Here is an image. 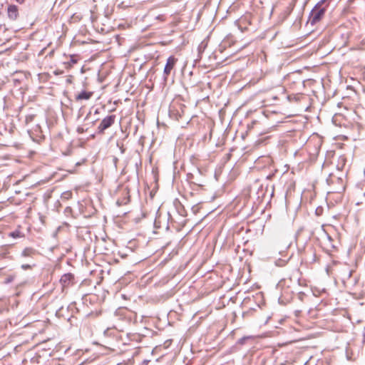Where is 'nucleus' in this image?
Instances as JSON below:
<instances>
[{"label":"nucleus","mask_w":365,"mask_h":365,"mask_svg":"<svg viewBox=\"0 0 365 365\" xmlns=\"http://www.w3.org/2000/svg\"><path fill=\"white\" fill-rule=\"evenodd\" d=\"M77 131L78 133H82L83 132V128L79 127L77 128Z\"/></svg>","instance_id":"4be33fe9"},{"label":"nucleus","mask_w":365,"mask_h":365,"mask_svg":"<svg viewBox=\"0 0 365 365\" xmlns=\"http://www.w3.org/2000/svg\"><path fill=\"white\" fill-rule=\"evenodd\" d=\"M352 273H353V270H351V269H346V270L345 271V273H344V279H349V278L351 277Z\"/></svg>","instance_id":"f3484780"},{"label":"nucleus","mask_w":365,"mask_h":365,"mask_svg":"<svg viewBox=\"0 0 365 365\" xmlns=\"http://www.w3.org/2000/svg\"><path fill=\"white\" fill-rule=\"evenodd\" d=\"M187 180L190 182L191 184H194L197 186H202V184L200 181H195V176L192 173H188L187 175Z\"/></svg>","instance_id":"9b49d317"},{"label":"nucleus","mask_w":365,"mask_h":365,"mask_svg":"<svg viewBox=\"0 0 365 365\" xmlns=\"http://www.w3.org/2000/svg\"><path fill=\"white\" fill-rule=\"evenodd\" d=\"M300 97L301 96H299L298 95H293V96L290 95V96H289V99L292 100L293 98L297 101L299 100Z\"/></svg>","instance_id":"6ab92c4d"},{"label":"nucleus","mask_w":365,"mask_h":365,"mask_svg":"<svg viewBox=\"0 0 365 365\" xmlns=\"http://www.w3.org/2000/svg\"><path fill=\"white\" fill-rule=\"evenodd\" d=\"M35 115H29L26 117V123L29 124V123L32 122Z\"/></svg>","instance_id":"a211bd4d"},{"label":"nucleus","mask_w":365,"mask_h":365,"mask_svg":"<svg viewBox=\"0 0 365 365\" xmlns=\"http://www.w3.org/2000/svg\"><path fill=\"white\" fill-rule=\"evenodd\" d=\"M327 237L328 240V244L327 245V246L331 249L330 250V251L336 250V247L334 244H332L333 240L331 239V237L329 235H327Z\"/></svg>","instance_id":"4468645a"},{"label":"nucleus","mask_w":365,"mask_h":365,"mask_svg":"<svg viewBox=\"0 0 365 365\" xmlns=\"http://www.w3.org/2000/svg\"><path fill=\"white\" fill-rule=\"evenodd\" d=\"M331 1V0H321L315 5V7L325 9L326 10Z\"/></svg>","instance_id":"f8f14e48"},{"label":"nucleus","mask_w":365,"mask_h":365,"mask_svg":"<svg viewBox=\"0 0 365 365\" xmlns=\"http://www.w3.org/2000/svg\"><path fill=\"white\" fill-rule=\"evenodd\" d=\"M316 212H317V213L318 214V212H319V210H316Z\"/></svg>","instance_id":"393cba45"},{"label":"nucleus","mask_w":365,"mask_h":365,"mask_svg":"<svg viewBox=\"0 0 365 365\" xmlns=\"http://www.w3.org/2000/svg\"><path fill=\"white\" fill-rule=\"evenodd\" d=\"M16 274H14L7 275L5 279L4 280V284H7L11 283L14 280Z\"/></svg>","instance_id":"ddd939ff"},{"label":"nucleus","mask_w":365,"mask_h":365,"mask_svg":"<svg viewBox=\"0 0 365 365\" xmlns=\"http://www.w3.org/2000/svg\"><path fill=\"white\" fill-rule=\"evenodd\" d=\"M316 212H317V213L318 214V212H319V210H316Z\"/></svg>","instance_id":"a878e982"},{"label":"nucleus","mask_w":365,"mask_h":365,"mask_svg":"<svg viewBox=\"0 0 365 365\" xmlns=\"http://www.w3.org/2000/svg\"><path fill=\"white\" fill-rule=\"evenodd\" d=\"M7 15L10 20L15 21L19 16V9L16 5H9L7 8Z\"/></svg>","instance_id":"0eeeda50"},{"label":"nucleus","mask_w":365,"mask_h":365,"mask_svg":"<svg viewBox=\"0 0 365 365\" xmlns=\"http://www.w3.org/2000/svg\"><path fill=\"white\" fill-rule=\"evenodd\" d=\"M347 160L344 155H340L339 156L336 162V168L339 170H343L346 165Z\"/></svg>","instance_id":"1a4fd4ad"},{"label":"nucleus","mask_w":365,"mask_h":365,"mask_svg":"<svg viewBox=\"0 0 365 365\" xmlns=\"http://www.w3.org/2000/svg\"><path fill=\"white\" fill-rule=\"evenodd\" d=\"M76 63H77V61L73 56H71L70 61L65 63L66 68H68Z\"/></svg>","instance_id":"dca6fc26"},{"label":"nucleus","mask_w":365,"mask_h":365,"mask_svg":"<svg viewBox=\"0 0 365 365\" xmlns=\"http://www.w3.org/2000/svg\"><path fill=\"white\" fill-rule=\"evenodd\" d=\"M16 2H18L19 4H21L23 3H24L25 0H16Z\"/></svg>","instance_id":"5701e85b"},{"label":"nucleus","mask_w":365,"mask_h":365,"mask_svg":"<svg viewBox=\"0 0 365 365\" xmlns=\"http://www.w3.org/2000/svg\"><path fill=\"white\" fill-rule=\"evenodd\" d=\"M1 274H6L4 272V268H1L0 269V275Z\"/></svg>","instance_id":"b1692460"},{"label":"nucleus","mask_w":365,"mask_h":365,"mask_svg":"<svg viewBox=\"0 0 365 365\" xmlns=\"http://www.w3.org/2000/svg\"><path fill=\"white\" fill-rule=\"evenodd\" d=\"M118 333H113L112 329L108 328L103 331L101 339L106 344H111L113 341L118 340Z\"/></svg>","instance_id":"7ed1b4c3"},{"label":"nucleus","mask_w":365,"mask_h":365,"mask_svg":"<svg viewBox=\"0 0 365 365\" xmlns=\"http://www.w3.org/2000/svg\"><path fill=\"white\" fill-rule=\"evenodd\" d=\"M37 253V251L31 247L25 248L21 253L23 257H33Z\"/></svg>","instance_id":"9d476101"},{"label":"nucleus","mask_w":365,"mask_h":365,"mask_svg":"<svg viewBox=\"0 0 365 365\" xmlns=\"http://www.w3.org/2000/svg\"><path fill=\"white\" fill-rule=\"evenodd\" d=\"M236 24L242 32L247 31V26L251 24V14H247L241 16L237 21Z\"/></svg>","instance_id":"20e7f679"},{"label":"nucleus","mask_w":365,"mask_h":365,"mask_svg":"<svg viewBox=\"0 0 365 365\" xmlns=\"http://www.w3.org/2000/svg\"><path fill=\"white\" fill-rule=\"evenodd\" d=\"M21 268H22L23 269H25V270H26V269H31V265H29V264H22V265H21Z\"/></svg>","instance_id":"aec40b11"},{"label":"nucleus","mask_w":365,"mask_h":365,"mask_svg":"<svg viewBox=\"0 0 365 365\" xmlns=\"http://www.w3.org/2000/svg\"><path fill=\"white\" fill-rule=\"evenodd\" d=\"M325 11V9H321L314 6L310 13L309 19L310 24L314 25L318 23L324 16Z\"/></svg>","instance_id":"f03ea898"},{"label":"nucleus","mask_w":365,"mask_h":365,"mask_svg":"<svg viewBox=\"0 0 365 365\" xmlns=\"http://www.w3.org/2000/svg\"><path fill=\"white\" fill-rule=\"evenodd\" d=\"M116 115H110L106 116L100 123L97 128V132L98 134H103L105 130L110 128L115 122Z\"/></svg>","instance_id":"f257e3e1"},{"label":"nucleus","mask_w":365,"mask_h":365,"mask_svg":"<svg viewBox=\"0 0 365 365\" xmlns=\"http://www.w3.org/2000/svg\"><path fill=\"white\" fill-rule=\"evenodd\" d=\"M177 58L173 56H170L166 62V64L163 71V78L166 81L168 76L170 75L171 71L173 69L175 63H177Z\"/></svg>","instance_id":"39448f33"},{"label":"nucleus","mask_w":365,"mask_h":365,"mask_svg":"<svg viewBox=\"0 0 365 365\" xmlns=\"http://www.w3.org/2000/svg\"><path fill=\"white\" fill-rule=\"evenodd\" d=\"M93 93L91 91H82L76 95V101H88L93 96Z\"/></svg>","instance_id":"6e6552de"},{"label":"nucleus","mask_w":365,"mask_h":365,"mask_svg":"<svg viewBox=\"0 0 365 365\" xmlns=\"http://www.w3.org/2000/svg\"><path fill=\"white\" fill-rule=\"evenodd\" d=\"M75 277L74 275L71 273L64 274L60 279V283L62 287H68L74 284Z\"/></svg>","instance_id":"423d86ee"},{"label":"nucleus","mask_w":365,"mask_h":365,"mask_svg":"<svg viewBox=\"0 0 365 365\" xmlns=\"http://www.w3.org/2000/svg\"><path fill=\"white\" fill-rule=\"evenodd\" d=\"M248 337H243L242 339H240L238 341L239 344H243L245 343V341L246 340V339H247Z\"/></svg>","instance_id":"412c9836"},{"label":"nucleus","mask_w":365,"mask_h":365,"mask_svg":"<svg viewBox=\"0 0 365 365\" xmlns=\"http://www.w3.org/2000/svg\"><path fill=\"white\" fill-rule=\"evenodd\" d=\"M9 235L13 238H19V237H21L23 236L21 235V232L19 230H15L14 232H11L9 234Z\"/></svg>","instance_id":"2eb2a0df"}]
</instances>
